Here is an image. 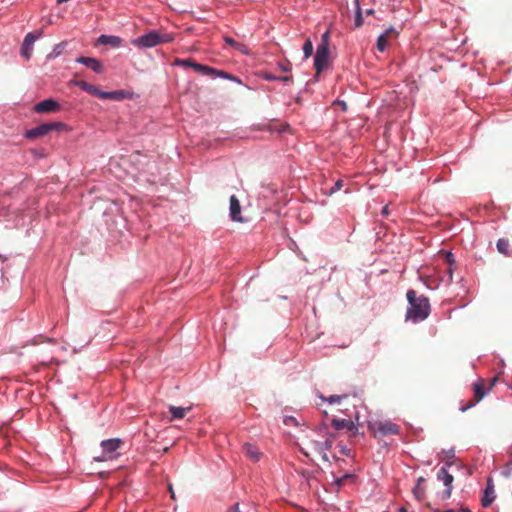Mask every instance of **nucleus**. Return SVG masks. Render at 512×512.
I'll list each match as a JSON object with an SVG mask.
<instances>
[{
  "label": "nucleus",
  "mask_w": 512,
  "mask_h": 512,
  "mask_svg": "<svg viewBox=\"0 0 512 512\" xmlns=\"http://www.w3.org/2000/svg\"><path fill=\"white\" fill-rule=\"evenodd\" d=\"M406 298L409 304L405 315L406 321L418 323L429 316L431 306L426 296H418L417 292L411 289L407 291Z\"/></svg>",
  "instance_id": "nucleus-1"
},
{
  "label": "nucleus",
  "mask_w": 512,
  "mask_h": 512,
  "mask_svg": "<svg viewBox=\"0 0 512 512\" xmlns=\"http://www.w3.org/2000/svg\"><path fill=\"white\" fill-rule=\"evenodd\" d=\"M75 85L78 86L83 91L98 97L100 99H111L116 101H122L124 99H130L133 96V93L126 90H116L111 92H103L98 89V87L84 81L78 80L75 82Z\"/></svg>",
  "instance_id": "nucleus-2"
},
{
  "label": "nucleus",
  "mask_w": 512,
  "mask_h": 512,
  "mask_svg": "<svg viewBox=\"0 0 512 512\" xmlns=\"http://www.w3.org/2000/svg\"><path fill=\"white\" fill-rule=\"evenodd\" d=\"M174 37L169 33H159L157 31H150L136 39L131 43L138 48H152L159 44L172 42Z\"/></svg>",
  "instance_id": "nucleus-3"
},
{
  "label": "nucleus",
  "mask_w": 512,
  "mask_h": 512,
  "mask_svg": "<svg viewBox=\"0 0 512 512\" xmlns=\"http://www.w3.org/2000/svg\"><path fill=\"white\" fill-rule=\"evenodd\" d=\"M174 65L176 66H182V67H185V68H188V67H191L193 68L196 72L198 73H201V74H204V75H207V76H210V77H215V76H219V77H222V78H228V79H231L232 77L226 73L225 71H221V70H216L212 67H209V66H206V65H203V64H199V63H196L194 62L192 59H175L174 61Z\"/></svg>",
  "instance_id": "nucleus-4"
},
{
  "label": "nucleus",
  "mask_w": 512,
  "mask_h": 512,
  "mask_svg": "<svg viewBox=\"0 0 512 512\" xmlns=\"http://www.w3.org/2000/svg\"><path fill=\"white\" fill-rule=\"evenodd\" d=\"M123 445V441L119 438L103 440L101 442L102 453L94 457L97 462H104L116 459L119 456L118 449Z\"/></svg>",
  "instance_id": "nucleus-5"
},
{
  "label": "nucleus",
  "mask_w": 512,
  "mask_h": 512,
  "mask_svg": "<svg viewBox=\"0 0 512 512\" xmlns=\"http://www.w3.org/2000/svg\"><path fill=\"white\" fill-rule=\"evenodd\" d=\"M368 429L375 437L396 435L399 433V426L391 421L372 420L368 421Z\"/></svg>",
  "instance_id": "nucleus-6"
},
{
  "label": "nucleus",
  "mask_w": 512,
  "mask_h": 512,
  "mask_svg": "<svg viewBox=\"0 0 512 512\" xmlns=\"http://www.w3.org/2000/svg\"><path fill=\"white\" fill-rule=\"evenodd\" d=\"M66 128V125L62 122H49L43 123L28 130L25 134L27 138L33 139L47 135L51 131H61Z\"/></svg>",
  "instance_id": "nucleus-7"
},
{
  "label": "nucleus",
  "mask_w": 512,
  "mask_h": 512,
  "mask_svg": "<svg viewBox=\"0 0 512 512\" xmlns=\"http://www.w3.org/2000/svg\"><path fill=\"white\" fill-rule=\"evenodd\" d=\"M473 392L474 398L469 400L467 404L460 407L461 412H466L468 409L474 407L478 402H480L485 397L487 391L485 390V382L483 379H479L477 382L473 384Z\"/></svg>",
  "instance_id": "nucleus-8"
},
{
  "label": "nucleus",
  "mask_w": 512,
  "mask_h": 512,
  "mask_svg": "<svg viewBox=\"0 0 512 512\" xmlns=\"http://www.w3.org/2000/svg\"><path fill=\"white\" fill-rule=\"evenodd\" d=\"M329 63V48L325 44H319L314 57V67L317 74L321 73Z\"/></svg>",
  "instance_id": "nucleus-9"
},
{
  "label": "nucleus",
  "mask_w": 512,
  "mask_h": 512,
  "mask_svg": "<svg viewBox=\"0 0 512 512\" xmlns=\"http://www.w3.org/2000/svg\"><path fill=\"white\" fill-rule=\"evenodd\" d=\"M437 479L441 480L443 484L446 486V490L444 492V498H449L452 492V483L453 476L447 471L446 467H441L437 472Z\"/></svg>",
  "instance_id": "nucleus-10"
},
{
  "label": "nucleus",
  "mask_w": 512,
  "mask_h": 512,
  "mask_svg": "<svg viewBox=\"0 0 512 512\" xmlns=\"http://www.w3.org/2000/svg\"><path fill=\"white\" fill-rule=\"evenodd\" d=\"M60 109V104L54 99H45L39 103H37L34 107L35 112L37 113H49L56 112Z\"/></svg>",
  "instance_id": "nucleus-11"
},
{
  "label": "nucleus",
  "mask_w": 512,
  "mask_h": 512,
  "mask_svg": "<svg viewBox=\"0 0 512 512\" xmlns=\"http://www.w3.org/2000/svg\"><path fill=\"white\" fill-rule=\"evenodd\" d=\"M76 61L90 68L97 74H102L104 72L102 62L96 58L80 56L76 59Z\"/></svg>",
  "instance_id": "nucleus-12"
},
{
  "label": "nucleus",
  "mask_w": 512,
  "mask_h": 512,
  "mask_svg": "<svg viewBox=\"0 0 512 512\" xmlns=\"http://www.w3.org/2000/svg\"><path fill=\"white\" fill-rule=\"evenodd\" d=\"M40 36V33L38 34H34V33H28L25 38H24V41L22 43V46H21V54L22 56H24L26 59H29L31 54H32V50H33V45H34V42L35 40Z\"/></svg>",
  "instance_id": "nucleus-13"
},
{
  "label": "nucleus",
  "mask_w": 512,
  "mask_h": 512,
  "mask_svg": "<svg viewBox=\"0 0 512 512\" xmlns=\"http://www.w3.org/2000/svg\"><path fill=\"white\" fill-rule=\"evenodd\" d=\"M332 426L336 430L346 429L349 432H351L352 435H356L358 432V429H357L356 425L354 424V422L351 420H347V419H333Z\"/></svg>",
  "instance_id": "nucleus-14"
},
{
  "label": "nucleus",
  "mask_w": 512,
  "mask_h": 512,
  "mask_svg": "<svg viewBox=\"0 0 512 512\" xmlns=\"http://www.w3.org/2000/svg\"><path fill=\"white\" fill-rule=\"evenodd\" d=\"M230 216L234 221L242 222L240 202L235 195L230 197Z\"/></svg>",
  "instance_id": "nucleus-15"
},
{
  "label": "nucleus",
  "mask_w": 512,
  "mask_h": 512,
  "mask_svg": "<svg viewBox=\"0 0 512 512\" xmlns=\"http://www.w3.org/2000/svg\"><path fill=\"white\" fill-rule=\"evenodd\" d=\"M243 450L245 455L253 462H258L260 460L262 453L255 445L246 443L243 446Z\"/></svg>",
  "instance_id": "nucleus-16"
},
{
  "label": "nucleus",
  "mask_w": 512,
  "mask_h": 512,
  "mask_svg": "<svg viewBox=\"0 0 512 512\" xmlns=\"http://www.w3.org/2000/svg\"><path fill=\"white\" fill-rule=\"evenodd\" d=\"M190 410L191 407L169 406V411L172 415L170 421H173L175 419H183Z\"/></svg>",
  "instance_id": "nucleus-17"
},
{
  "label": "nucleus",
  "mask_w": 512,
  "mask_h": 512,
  "mask_svg": "<svg viewBox=\"0 0 512 512\" xmlns=\"http://www.w3.org/2000/svg\"><path fill=\"white\" fill-rule=\"evenodd\" d=\"M98 42L100 44H104V45L108 44L113 47H119L121 45L122 39L120 37L114 36V35H101L98 38Z\"/></svg>",
  "instance_id": "nucleus-18"
},
{
  "label": "nucleus",
  "mask_w": 512,
  "mask_h": 512,
  "mask_svg": "<svg viewBox=\"0 0 512 512\" xmlns=\"http://www.w3.org/2000/svg\"><path fill=\"white\" fill-rule=\"evenodd\" d=\"M444 262L447 264V273L449 280H452L453 269L455 267V258L451 252H442Z\"/></svg>",
  "instance_id": "nucleus-19"
},
{
  "label": "nucleus",
  "mask_w": 512,
  "mask_h": 512,
  "mask_svg": "<svg viewBox=\"0 0 512 512\" xmlns=\"http://www.w3.org/2000/svg\"><path fill=\"white\" fill-rule=\"evenodd\" d=\"M495 499V495H494V490H493V487H490V485L488 484V486L486 487L485 491H484V495L482 497V506L483 507H489L492 502L494 501Z\"/></svg>",
  "instance_id": "nucleus-20"
},
{
  "label": "nucleus",
  "mask_w": 512,
  "mask_h": 512,
  "mask_svg": "<svg viewBox=\"0 0 512 512\" xmlns=\"http://www.w3.org/2000/svg\"><path fill=\"white\" fill-rule=\"evenodd\" d=\"M497 250L499 253L505 255V256H511L512 251L510 250V244L507 239L501 238L497 241Z\"/></svg>",
  "instance_id": "nucleus-21"
},
{
  "label": "nucleus",
  "mask_w": 512,
  "mask_h": 512,
  "mask_svg": "<svg viewBox=\"0 0 512 512\" xmlns=\"http://www.w3.org/2000/svg\"><path fill=\"white\" fill-rule=\"evenodd\" d=\"M389 33L390 31H386L385 33L381 34L377 39L376 47L380 52H383L386 48L387 37Z\"/></svg>",
  "instance_id": "nucleus-22"
},
{
  "label": "nucleus",
  "mask_w": 512,
  "mask_h": 512,
  "mask_svg": "<svg viewBox=\"0 0 512 512\" xmlns=\"http://www.w3.org/2000/svg\"><path fill=\"white\" fill-rule=\"evenodd\" d=\"M356 5V17H355V27H360L362 25V15H361V7L359 4V0H355Z\"/></svg>",
  "instance_id": "nucleus-23"
},
{
  "label": "nucleus",
  "mask_w": 512,
  "mask_h": 512,
  "mask_svg": "<svg viewBox=\"0 0 512 512\" xmlns=\"http://www.w3.org/2000/svg\"><path fill=\"white\" fill-rule=\"evenodd\" d=\"M303 52L305 58H309L313 53V44L310 39H307L303 45Z\"/></svg>",
  "instance_id": "nucleus-24"
},
{
  "label": "nucleus",
  "mask_w": 512,
  "mask_h": 512,
  "mask_svg": "<svg viewBox=\"0 0 512 512\" xmlns=\"http://www.w3.org/2000/svg\"><path fill=\"white\" fill-rule=\"evenodd\" d=\"M236 50H238L240 53L244 54V55H249L250 54V49L243 43H240L238 42L237 45L235 46Z\"/></svg>",
  "instance_id": "nucleus-25"
},
{
  "label": "nucleus",
  "mask_w": 512,
  "mask_h": 512,
  "mask_svg": "<svg viewBox=\"0 0 512 512\" xmlns=\"http://www.w3.org/2000/svg\"><path fill=\"white\" fill-rule=\"evenodd\" d=\"M413 494L418 500H422L424 498V490L418 485L413 489Z\"/></svg>",
  "instance_id": "nucleus-26"
},
{
  "label": "nucleus",
  "mask_w": 512,
  "mask_h": 512,
  "mask_svg": "<svg viewBox=\"0 0 512 512\" xmlns=\"http://www.w3.org/2000/svg\"><path fill=\"white\" fill-rule=\"evenodd\" d=\"M301 476L303 477V479L305 481V485L307 487H310L311 486L310 481L312 479L311 473L309 471H303V472H301Z\"/></svg>",
  "instance_id": "nucleus-27"
},
{
  "label": "nucleus",
  "mask_w": 512,
  "mask_h": 512,
  "mask_svg": "<svg viewBox=\"0 0 512 512\" xmlns=\"http://www.w3.org/2000/svg\"><path fill=\"white\" fill-rule=\"evenodd\" d=\"M343 187V180H337L334 184V186L330 189V194H333Z\"/></svg>",
  "instance_id": "nucleus-28"
},
{
  "label": "nucleus",
  "mask_w": 512,
  "mask_h": 512,
  "mask_svg": "<svg viewBox=\"0 0 512 512\" xmlns=\"http://www.w3.org/2000/svg\"><path fill=\"white\" fill-rule=\"evenodd\" d=\"M344 398H347V395H343V396H339V395H332V396H330L329 398H327L326 400H327L330 404H333V403L338 402V401H340L341 399H344Z\"/></svg>",
  "instance_id": "nucleus-29"
},
{
  "label": "nucleus",
  "mask_w": 512,
  "mask_h": 512,
  "mask_svg": "<svg viewBox=\"0 0 512 512\" xmlns=\"http://www.w3.org/2000/svg\"><path fill=\"white\" fill-rule=\"evenodd\" d=\"M351 477H352V475H350V474H346V475H344L343 477L337 478V479L335 480V484H336L338 487H340L341 485H343V484H344V482H345L347 479H350Z\"/></svg>",
  "instance_id": "nucleus-30"
},
{
  "label": "nucleus",
  "mask_w": 512,
  "mask_h": 512,
  "mask_svg": "<svg viewBox=\"0 0 512 512\" xmlns=\"http://www.w3.org/2000/svg\"><path fill=\"white\" fill-rule=\"evenodd\" d=\"M279 69L283 72H290L291 71V63L290 62H287V63H280L279 65Z\"/></svg>",
  "instance_id": "nucleus-31"
},
{
  "label": "nucleus",
  "mask_w": 512,
  "mask_h": 512,
  "mask_svg": "<svg viewBox=\"0 0 512 512\" xmlns=\"http://www.w3.org/2000/svg\"><path fill=\"white\" fill-rule=\"evenodd\" d=\"M223 40L225 41L226 44H228L229 46L235 48V46L237 45V41H235L233 38L229 37V36H224L223 37Z\"/></svg>",
  "instance_id": "nucleus-32"
},
{
  "label": "nucleus",
  "mask_w": 512,
  "mask_h": 512,
  "mask_svg": "<svg viewBox=\"0 0 512 512\" xmlns=\"http://www.w3.org/2000/svg\"><path fill=\"white\" fill-rule=\"evenodd\" d=\"M320 44H325V47L329 48V32H325L322 35V41Z\"/></svg>",
  "instance_id": "nucleus-33"
},
{
  "label": "nucleus",
  "mask_w": 512,
  "mask_h": 512,
  "mask_svg": "<svg viewBox=\"0 0 512 512\" xmlns=\"http://www.w3.org/2000/svg\"><path fill=\"white\" fill-rule=\"evenodd\" d=\"M276 80L277 81H282L284 83H290V82L293 81V78H292V76L286 75V76H279L278 78H276Z\"/></svg>",
  "instance_id": "nucleus-34"
},
{
  "label": "nucleus",
  "mask_w": 512,
  "mask_h": 512,
  "mask_svg": "<svg viewBox=\"0 0 512 512\" xmlns=\"http://www.w3.org/2000/svg\"><path fill=\"white\" fill-rule=\"evenodd\" d=\"M263 78H264L265 80H268V81H275V80H276V78H278V77H277V76H274V75H273V74H271V73H264V74H263Z\"/></svg>",
  "instance_id": "nucleus-35"
},
{
  "label": "nucleus",
  "mask_w": 512,
  "mask_h": 512,
  "mask_svg": "<svg viewBox=\"0 0 512 512\" xmlns=\"http://www.w3.org/2000/svg\"><path fill=\"white\" fill-rule=\"evenodd\" d=\"M289 128H290V127H289V125H288V124H282V125H281V129H279V132H280V133H284V132L288 131V130H289Z\"/></svg>",
  "instance_id": "nucleus-36"
},
{
  "label": "nucleus",
  "mask_w": 512,
  "mask_h": 512,
  "mask_svg": "<svg viewBox=\"0 0 512 512\" xmlns=\"http://www.w3.org/2000/svg\"><path fill=\"white\" fill-rule=\"evenodd\" d=\"M228 512H240L239 504L236 503L234 506L231 507V509Z\"/></svg>",
  "instance_id": "nucleus-37"
},
{
  "label": "nucleus",
  "mask_w": 512,
  "mask_h": 512,
  "mask_svg": "<svg viewBox=\"0 0 512 512\" xmlns=\"http://www.w3.org/2000/svg\"><path fill=\"white\" fill-rule=\"evenodd\" d=\"M382 215L388 216L389 215V209L388 206H384L382 209Z\"/></svg>",
  "instance_id": "nucleus-38"
},
{
  "label": "nucleus",
  "mask_w": 512,
  "mask_h": 512,
  "mask_svg": "<svg viewBox=\"0 0 512 512\" xmlns=\"http://www.w3.org/2000/svg\"><path fill=\"white\" fill-rule=\"evenodd\" d=\"M497 380H498V378H497V377H495V378H493V379L490 381V386H489L488 390H490V389L495 385V383L497 382Z\"/></svg>",
  "instance_id": "nucleus-39"
},
{
  "label": "nucleus",
  "mask_w": 512,
  "mask_h": 512,
  "mask_svg": "<svg viewBox=\"0 0 512 512\" xmlns=\"http://www.w3.org/2000/svg\"><path fill=\"white\" fill-rule=\"evenodd\" d=\"M511 471H512V468H510V469H508V470L504 471V472H503V475H504L505 477H510V475H511Z\"/></svg>",
  "instance_id": "nucleus-40"
},
{
  "label": "nucleus",
  "mask_w": 512,
  "mask_h": 512,
  "mask_svg": "<svg viewBox=\"0 0 512 512\" xmlns=\"http://www.w3.org/2000/svg\"><path fill=\"white\" fill-rule=\"evenodd\" d=\"M423 482H425V478L424 477H419L418 481H417V485L421 487V484H423Z\"/></svg>",
  "instance_id": "nucleus-41"
},
{
  "label": "nucleus",
  "mask_w": 512,
  "mask_h": 512,
  "mask_svg": "<svg viewBox=\"0 0 512 512\" xmlns=\"http://www.w3.org/2000/svg\"><path fill=\"white\" fill-rule=\"evenodd\" d=\"M169 492H170V494H171V498H172V499H175V494H174V491H173L172 485H169Z\"/></svg>",
  "instance_id": "nucleus-42"
},
{
  "label": "nucleus",
  "mask_w": 512,
  "mask_h": 512,
  "mask_svg": "<svg viewBox=\"0 0 512 512\" xmlns=\"http://www.w3.org/2000/svg\"><path fill=\"white\" fill-rule=\"evenodd\" d=\"M433 512H455L453 509H449V510H445V511H441L439 509H435Z\"/></svg>",
  "instance_id": "nucleus-43"
},
{
  "label": "nucleus",
  "mask_w": 512,
  "mask_h": 512,
  "mask_svg": "<svg viewBox=\"0 0 512 512\" xmlns=\"http://www.w3.org/2000/svg\"><path fill=\"white\" fill-rule=\"evenodd\" d=\"M374 13V10L373 9H368L366 10V14L367 15H372Z\"/></svg>",
  "instance_id": "nucleus-44"
},
{
  "label": "nucleus",
  "mask_w": 512,
  "mask_h": 512,
  "mask_svg": "<svg viewBox=\"0 0 512 512\" xmlns=\"http://www.w3.org/2000/svg\"><path fill=\"white\" fill-rule=\"evenodd\" d=\"M399 512H408V511H407V509H406L405 507H401V508L399 509Z\"/></svg>",
  "instance_id": "nucleus-45"
},
{
  "label": "nucleus",
  "mask_w": 512,
  "mask_h": 512,
  "mask_svg": "<svg viewBox=\"0 0 512 512\" xmlns=\"http://www.w3.org/2000/svg\"><path fill=\"white\" fill-rule=\"evenodd\" d=\"M341 107H343V109H346V104L343 102V103L341 104Z\"/></svg>",
  "instance_id": "nucleus-46"
},
{
  "label": "nucleus",
  "mask_w": 512,
  "mask_h": 512,
  "mask_svg": "<svg viewBox=\"0 0 512 512\" xmlns=\"http://www.w3.org/2000/svg\"><path fill=\"white\" fill-rule=\"evenodd\" d=\"M325 445L326 446H330L329 442L328 441H325Z\"/></svg>",
  "instance_id": "nucleus-47"
}]
</instances>
